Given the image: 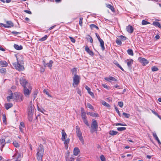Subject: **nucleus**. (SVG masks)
Returning a JSON list of instances; mask_svg holds the SVG:
<instances>
[{
  "label": "nucleus",
  "instance_id": "f257e3e1",
  "mask_svg": "<svg viewBox=\"0 0 161 161\" xmlns=\"http://www.w3.org/2000/svg\"><path fill=\"white\" fill-rule=\"evenodd\" d=\"M34 106L32 104V101H30L29 103V105L27 109L28 119L30 122H31L32 120V117L34 111Z\"/></svg>",
  "mask_w": 161,
  "mask_h": 161
},
{
  "label": "nucleus",
  "instance_id": "f03ea898",
  "mask_svg": "<svg viewBox=\"0 0 161 161\" xmlns=\"http://www.w3.org/2000/svg\"><path fill=\"white\" fill-rule=\"evenodd\" d=\"M24 64L23 60H18V58L17 57V63H13V65L15 69L21 71L24 70L25 69L23 66Z\"/></svg>",
  "mask_w": 161,
  "mask_h": 161
},
{
  "label": "nucleus",
  "instance_id": "7ed1b4c3",
  "mask_svg": "<svg viewBox=\"0 0 161 161\" xmlns=\"http://www.w3.org/2000/svg\"><path fill=\"white\" fill-rule=\"evenodd\" d=\"M37 151V152L36 153L37 158L38 161H42L44 149L42 145L40 144L38 148Z\"/></svg>",
  "mask_w": 161,
  "mask_h": 161
},
{
  "label": "nucleus",
  "instance_id": "20e7f679",
  "mask_svg": "<svg viewBox=\"0 0 161 161\" xmlns=\"http://www.w3.org/2000/svg\"><path fill=\"white\" fill-rule=\"evenodd\" d=\"M91 127L90 132L92 133H93L95 131H97L98 125L96 120L93 119H92Z\"/></svg>",
  "mask_w": 161,
  "mask_h": 161
},
{
  "label": "nucleus",
  "instance_id": "39448f33",
  "mask_svg": "<svg viewBox=\"0 0 161 161\" xmlns=\"http://www.w3.org/2000/svg\"><path fill=\"white\" fill-rule=\"evenodd\" d=\"M31 87L30 84L27 85V86L24 87V93L25 96L27 97H29L31 93Z\"/></svg>",
  "mask_w": 161,
  "mask_h": 161
},
{
  "label": "nucleus",
  "instance_id": "423d86ee",
  "mask_svg": "<svg viewBox=\"0 0 161 161\" xmlns=\"http://www.w3.org/2000/svg\"><path fill=\"white\" fill-rule=\"evenodd\" d=\"M73 86L75 87L76 86H78L80 82V77L79 76L77 75H74L73 77Z\"/></svg>",
  "mask_w": 161,
  "mask_h": 161
},
{
  "label": "nucleus",
  "instance_id": "0eeeda50",
  "mask_svg": "<svg viewBox=\"0 0 161 161\" xmlns=\"http://www.w3.org/2000/svg\"><path fill=\"white\" fill-rule=\"evenodd\" d=\"M14 100L22 101L23 99V95L19 92H15L14 94Z\"/></svg>",
  "mask_w": 161,
  "mask_h": 161
},
{
  "label": "nucleus",
  "instance_id": "6e6552de",
  "mask_svg": "<svg viewBox=\"0 0 161 161\" xmlns=\"http://www.w3.org/2000/svg\"><path fill=\"white\" fill-rule=\"evenodd\" d=\"M95 35L100 43V46L101 47L102 50L103 51L104 50L105 48L104 46V42L103 41L102 39L100 38V37L98 34L96 33Z\"/></svg>",
  "mask_w": 161,
  "mask_h": 161
},
{
  "label": "nucleus",
  "instance_id": "1a4fd4ad",
  "mask_svg": "<svg viewBox=\"0 0 161 161\" xmlns=\"http://www.w3.org/2000/svg\"><path fill=\"white\" fill-rule=\"evenodd\" d=\"M42 63L44 67H48L50 69H52V64L53 63V61L52 60H50L49 63H46L45 60L44 59L43 60Z\"/></svg>",
  "mask_w": 161,
  "mask_h": 161
},
{
  "label": "nucleus",
  "instance_id": "9d476101",
  "mask_svg": "<svg viewBox=\"0 0 161 161\" xmlns=\"http://www.w3.org/2000/svg\"><path fill=\"white\" fill-rule=\"evenodd\" d=\"M19 82L21 85L24 87L27 86V85L30 84H28L26 80L23 77H21L19 80Z\"/></svg>",
  "mask_w": 161,
  "mask_h": 161
},
{
  "label": "nucleus",
  "instance_id": "9b49d317",
  "mask_svg": "<svg viewBox=\"0 0 161 161\" xmlns=\"http://www.w3.org/2000/svg\"><path fill=\"white\" fill-rule=\"evenodd\" d=\"M14 26L13 23L10 21H7L6 22V24L3 25V27L6 28H10Z\"/></svg>",
  "mask_w": 161,
  "mask_h": 161
},
{
  "label": "nucleus",
  "instance_id": "f8f14e48",
  "mask_svg": "<svg viewBox=\"0 0 161 161\" xmlns=\"http://www.w3.org/2000/svg\"><path fill=\"white\" fill-rule=\"evenodd\" d=\"M139 61L143 65H145L149 63L148 61L145 58L140 57L138 59Z\"/></svg>",
  "mask_w": 161,
  "mask_h": 161
},
{
  "label": "nucleus",
  "instance_id": "ddd939ff",
  "mask_svg": "<svg viewBox=\"0 0 161 161\" xmlns=\"http://www.w3.org/2000/svg\"><path fill=\"white\" fill-rule=\"evenodd\" d=\"M85 50L91 56H93L94 55V53L89 49L88 46H86Z\"/></svg>",
  "mask_w": 161,
  "mask_h": 161
},
{
  "label": "nucleus",
  "instance_id": "4468645a",
  "mask_svg": "<svg viewBox=\"0 0 161 161\" xmlns=\"http://www.w3.org/2000/svg\"><path fill=\"white\" fill-rule=\"evenodd\" d=\"M76 131L78 137L82 136V133L80 130V128L78 125L76 126Z\"/></svg>",
  "mask_w": 161,
  "mask_h": 161
},
{
  "label": "nucleus",
  "instance_id": "2eb2a0df",
  "mask_svg": "<svg viewBox=\"0 0 161 161\" xmlns=\"http://www.w3.org/2000/svg\"><path fill=\"white\" fill-rule=\"evenodd\" d=\"M62 138L61 140L62 141H64L66 139V138L67 137V135L64 131V130H62Z\"/></svg>",
  "mask_w": 161,
  "mask_h": 161
},
{
  "label": "nucleus",
  "instance_id": "dca6fc26",
  "mask_svg": "<svg viewBox=\"0 0 161 161\" xmlns=\"http://www.w3.org/2000/svg\"><path fill=\"white\" fill-rule=\"evenodd\" d=\"M126 31L129 33H132L133 32V28L132 26L129 25L126 27Z\"/></svg>",
  "mask_w": 161,
  "mask_h": 161
},
{
  "label": "nucleus",
  "instance_id": "f3484780",
  "mask_svg": "<svg viewBox=\"0 0 161 161\" xmlns=\"http://www.w3.org/2000/svg\"><path fill=\"white\" fill-rule=\"evenodd\" d=\"M104 79L105 80L110 81V80H112L114 81H116L117 80L114 77L112 76H110L109 77H106L104 78Z\"/></svg>",
  "mask_w": 161,
  "mask_h": 161
},
{
  "label": "nucleus",
  "instance_id": "a211bd4d",
  "mask_svg": "<svg viewBox=\"0 0 161 161\" xmlns=\"http://www.w3.org/2000/svg\"><path fill=\"white\" fill-rule=\"evenodd\" d=\"M8 63L5 61H0V65L3 67H7L8 66Z\"/></svg>",
  "mask_w": 161,
  "mask_h": 161
},
{
  "label": "nucleus",
  "instance_id": "6ab92c4d",
  "mask_svg": "<svg viewBox=\"0 0 161 161\" xmlns=\"http://www.w3.org/2000/svg\"><path fill=\"white\" fill-rule=\"evenodd\" d=\"M127 61V66L129 69H131V64L133 63V60L132 59H130V60H128Z\"/></svg>",
  "mask_w": 161,
  "mask_h": 161
},
{
  "label": "nucleus",
  "instance_id": "aec40b11",
  "mask_svg": "<svg viewBox=\"0 0 161 161\" xmlns=\"http://www.w3.org/2000/svg\"><path fill=\"white\" fill-rule=\"evenodd\" d=\"M80 152V150L78 147H75L74 148L73 153L74 154L75 156L77 155Z\"/></svg>",
  "mask_w": 161,
  "mask_h": 161
},
{
  "label": "nucleus",
  "instance_id": "412c9836",
  "mask_svg": "<svg viewBox=\"0 0 161 161\" xmlns=\"http://www.w3.org/2000/svg\"><path fill=\"white\" fill-rule=\"evenodd\" d=\"M13 106V104L12 103H6L5 104V108L8 110Z\"/></svg>",
  "mask_w": 161,
  "mask_h": 161
},
{
  "label": "nucleus",
  "instance_id": "4be33fe9",
  "mask_svg": "<svg viewBox=\"0 0 161 161\" xmlns=\"http://www.w3.org/2000/svg\"><path fill=\"white\" fill-rule=\"evenodd\" d=\"M14 48L16 50H20L23 48V47L22 46H19L17 44H14Z\"/></svg>",
  "mask_w": 161,
  "mask_h": 161
},
{
  "label": "nucleus",
  "instance_id": "5701e85b",
  "mask_svg": "<svg viewBox=\"0 0 161 161\" xmlns=\"http://www.w3.org/2000/svg\"><path fill=\"white\" fill-rule=\"evenodd\" d=\"M14 99V94H13V93H11L10 95L9 96H8L7 97V100L8 102H9L10 101V100L11 99Z\"/></svg>",
  "mask_w": 161,
  "mask_h": 161
},
{
  "label": "nucleus",
  "instance_id": "b1692460",
  "mask_svg": "<svg viewBox=\"0 0 161 161\" xmlns=\"http://www.w3.org/2000/svg\"><path fill=\"white\" fill-rule=\"evenodd\" d=\"M153 136L155 138L156 140L158 141V143L159 144H160L161 142H160V141H159V139L158 138L155 133H153Z\"/></svg>",
  "mask_w": 161,
  "mask_h": 161
},
{
  "label": "nucleus",
  "instance_id": "393cba45",
  "mask_svg": "<svg viewBox=\"0 0 161 161\" xmlns=\"http://www.w3.org/2000/svg\"><path fill=\"white\" fill-rule=\"evenodd\" d=\"M77 68H74L71 70V72L72 73L73 75H76L77 72Z\"/></svg>",
  "mask_w": 161,
  "mask_h": 161
},
{
  "label": "nucleus",
  "instance_id": "a878e982",
  "mask_svg": "<svg viewBox=\"0 0 161 161\" xmlns=\"http://www.w3.org/2000/svg\"><path fill=\"white\" fill-rule=\"evenodd\" d=\"M5 143H6L4 139H0V144L2 145V148H3L4 147Z\"/></svg>",
  "mask_w": 161,
  "mask_h": 161
},
{
  "label": "nucleus",
  "instance_id": "bb28decb",
  "mask_svg": "<svg viewBox=\"0 0 161 161\" xmlns=\"http://www.w3.org/2000/svg\"><path fill=\"white\" fill-rule=\"evenodd\" d=\"M153 25L155 26H158L159 28H161V25L159 23L157 22H153Z\"/></svg>",
  "mask_w": 161,
  "mask_h": 161
},
{
  "label": "nucleus",
  "instance_id": "cd10ccee",
  "mask_svg": "<svg viewBox=\"0 0 161 161\" xmlns=\"http://www.w3.org/2000/svg\"><path fill=\"white\" fill-rule=\"evenodd\" d=\"M107 7L110 9L113 12H114V9L113 6L109 4H106Z\"/></svg>",
  "mask_w": 161,
  "mask_h": 161
},
{
  "label": "nucleus",
  "instance_id": "c85d7f7f",
  "mask_svg": "<svg viewBox=\"0 0 161 161\" xmlns=\"http://www.w3.org/2000/svg\"><path fill=\"white\" fill-rule=\"evenodd\" d=\"M70 139L69 138L67 139L66 140H65L64 141V144L65 145V147H67L66 149H67L68 147L67 145L68 144H69V142Z\"/></svg>",
  "mask_w": 161,
  "mask_h": 161
},
{
  "label": "nucleus",
  "instance_id": "c756f323",
  "mask_svg": "<svg viewBox=\"0 0 161 161\" xmlns=\"http://www.w3.org/2000/svg\"><path fill=\"white\" fill-rule=\"evenodd\" d=\"M118 133V132L114 130H110L109 131V134L111 136L115 135Z\"/></svg>",
  "mask_w": 161,
  "mask_h": 161
},
{
  "label": "nucleus",
  "instance_id": "7c9ffc66",
  "mask_svg": "<svg viewBox=\"0 0 161 161\" xmlns=\"http://www.w3.org/2000/svg\"><path fill=\"white\" fill-rule=\"evenodd\" d=\"M90 26L91 29H93L94 28H96L97 30L99 29L98 27L95 25L94 24H92L90 25Z\"/></svg>",
  "mask_w": 161,
  "mask_h": 161
},
{
  "label": "nucleus",
  "instance_id": "2f4dec72",
  "mask_svg": "<svg viewBox=\"0 0 161 161\" xmlns=\"http://www.w3.org/2000/svg\"><path fill=\"white\" fill-rule=\"evenodd\" d=\"M78 137L79 138V140L81 142L82 144L83 145H84L85 144V142L83 136H78Z\"/></svg>",
  "mask_w": 161,
  "mask_h": 161
},
{
  "label": "nucleus",
  "instance_id": "473e14b6",
  "mask_svg": "<svg viewBox=\"0 0 161 161\" xmlns=\"http://www.w3.org/2000/svg\"><path fill=\"white\" fill-rule=\"evenodd\" d=\"M81 117L82 119H87L86 114L85 112H81Z\"/></svg>",
  "mask_w": 161,
  "mask_h": 161
},
{
  "label": "nucleus",
  "instance_id": "72a5a7b5",
  "mask_svg": "<svg viewBox=\"0 0 161 161\" xmlns=\"http://www.w3.org/2000/svg\"><path fill=\"white\" fill-rule=\"evenodd\" d=\"M89 115H90L92 117H98L99 115L98 114L95 113H89Z\"/></svg>",
  "mask_w": 161,
  "mask_h": 161
},
{
  "label": "nucleus",
  "instance_id": "f704fd0d",
  "mask_svg": "<svg viewBox=\"0 0 161 161\" xmlns=\"http://www.w3.org/2000/svg\"><path fill=\"white\" fill-rule=\"evenodd\" d=\"M128 53L130 55L133 56V51L132 49H129L127 51Z\"/></svg>",
  "mask_w": 161,
  "mask_h": 161
},
{
  "label": "nucleus",
  "instance_id": "c9c22d12",
  "mask_svg": "<svg viewBox=\"0 0 161 161\" xmlns=\"http://www.w3.org/2000/svg\"><path fill=\"white\" fill-rule=\"evenodd\" d=\"M88 37L87 38V40L89 41L90 42L92 43L93 42V39L92 37L89 35H87Z\"/></svg>",
  "mask_w": 161,
  "mask_h": 161
},
{
  "label": "nucleus",
  "instance_id": "e433bc0d",
  "mask_svg": "<svg viewBox=\"0 0 161 161\" xmlns=\"http://www.w3.org/2000/svg\"><path fill=\"white\" fill-rule=\"evenodd\" d=\"M102 104L103 105L107 107V108H109L110 106V105L108 103H107L105 101H103L102 103Z\"/></svg>",
  "mask_w": 161,
  "mask_h": 161
},
{
  "label": "nucleus",
  "instance_id": "4c0bfd02",
  "mask_svg": "<svg viewBox=\"0 0 161 161\" xmlns=\"http://www.w3.org/2000/svg\"><path fill=\"white\" fill-rule=\"evenodd\" d=\"M13 144L14 146L16 147H19V144L16 141H14Z\"/></svg>",
  "mask_w": 161,
  "mask_h": 161
},
{
  "label": "nucleus",
  "instance_id": "58836bf2",
  "mask_svg": "<svg viewBox=\"0 0 161 161\" xmlns=\"http://www.w3.org/2000/svg\"><path fill=\"white\" fill-rule=\"evenodd\" d=\"M126 129V128L125 127H118L117 130L119 131H122Z\"/></svg>",
  "mask_w": 161,
  "mask_h": 161
},
{
  "label": "nucleus",
  "instance_id": "ea45409f",
  "mask_svg": "<svg viewBox=\"0 0 161 161\" xmlns=\"http://www.w3.org/2000/svg\"><path fill=\"white\" fill-rule=\"evenodd\" d=\"M14 156L16 157V158L18 159L21 157V155L19 153H16L14 154Z\"/></svg>",
  "mask_w": 161,
  "mask_h": 161
},
{
  "label": "nucleus",
  "instance_id": "a19ab883",
  "mask_svg": "<svg viewBox=\"0 0 161 161\" xmlns=\"http://www.w3.org/2000/svg\"><path fill=\"white\" fill-rule=\"evenodd\" d=\"M119 37L122 41H125L127 39V38L125 36L122 35L120 36Z\"/></svg>",
  "mask_w": 161,
  "mask_h": 161
},
{
  "label": "nucleus",
  "instance_id": "79ce46f5",
  "mask_svg": "<svg viewBox=\"0 0 161 161\" xmlns=\"http://www.w3.org/2000/svg\"><path fill=\"white\" fill-rule=\"evenodd\" d=\"M0 72L1 73H5L6 72V69L5 68L0 69Z\"/></svg>",
  "mask_w": 161,
  "mask_h": 161
},
{
  "label": "nucleus",
  "instance_id": "37998d69",
  "mask_svg": "<svg viewBox=\"0 0 161 161\" xmlns=\"http://www.w3.org/2000/svg\"><path fill=\"white\" fill-rule=\"evenodd\" d=\"M3 120L4 123H5L6 124V115L5 114H3Z\"/></svg>",
  "mask_w": 161,
  "mask_h": 161
},
{
  "label": "nucleus",
  "instance_id": "c03bdc74",
  "mask_svg": "<svg viewBox=\"0 0 161 161\" xmlns=\"http://www.w3.org/2000/svg\"><path fill=\"white\" fill-rule=\"evenodd\" d=\"M150 23L145 20H143L142 21V24L143 25H146L148 24H149Z\"/></svg>",
  "mask_w": 161,
  "mask_h": 161
},
{
  "label": "nucleus",
  "instance_id": "a18cd8bd",
  "mask_svg": "<svg viewBox=\"0 0 161 161\" xmlns=\"http://www.w3.org/2000/svg\"><path fill=\"white\" fill-rule=\"evenodd\" d=\"M84 123L88 126H89V124L87 119H82Z\"/></svg>",
  "mask_w": 161,
  "mask_h": 161
},
{
  "label": "nucleus",
  "instance_id": "49530a36",
  "mask_svg": "<svg viewBox=\"0 0 161 161\" xmlns=\"http://www.w3.org/2000/svg\"><path fill=\"white\" fill-rule=\"evenodd\" d=\"M87 107L89 108L92 109H94V108L93 106L90 103H88L87 104Z\"/></svg>",
  "mask_w": 161,
  "mask_h": 161
},
{
  "label": "nucleus",
  "instance_id": "de8ad7c7",
  "mask_svg": "<svg viewBox=\"0 0 161 161\" xmlns=\"http://www.w3.org/2000/svg\"><path fill=\"white\" fill-rule=\"evenodd\" d=\"M43 92L44 93H45L48 96V97H52V96L50 95L49 93L47 92L46 90L45 89L44 90H43Z\"/></svg>",
  "mask_w": 161,
  "mask_h": 161
},
{
  "label": "nucleus",
  "instance_id": "09e8293b",
  "mask_svg": "<svg viewBox=\"0 0 161 161\" xmlns=\"http://www.w3.org/2000/svg\"><path fill=\"white\" fill-rule=\"evenodd\" d=\"M48 36L47 35H45L43 37L40 39V40L41 41H44L46 40Z\"/></svg>",
  "mask_w": 161,
  "mask_h": 161
},
{
  "label": "nucleus",
  "instance_id": "8fccbe9b",
  "mask_svg": "<svg viewBox=\"0 0 161 161\" xmlns=\"http://www.w3.org/2000/svg\"><path fill=\"white\" fill-rule=\"evenodd\" d=\"M158 68L156 66H153L152 68V70L153 71H158Z\"/></svg>",
  "mask_w": 161,
  "mask_h": 161
},
{
  "label": "nucleus",
  "instance_id": "3c124183",
  "mask_svg": "<svg viewBox=\"0 0 161 161\" xmlns=\"http://www.w3.org/2000/svg\"><path fill=\"white\" fill-rule=\"evenodd\" d=\"M123 115L125 116V117L126 118H129L130 116V114H127L125 112H123Z\"/></svg>",
  "mask_w": 161,
  "mask_h": 161
},
{
  "label": "nucleus",
  "instance_id": "603ef678",
  "mask_svg": "<svg viewBox=\"0 0 161 161\" xmlns=\"http://www.w3.org/2000/svg\"><path fill=\"white\" fill-rule=\"evenodd\" d=\"M116 42L119 45H121L122 44L121 41L118 39L116 40Z\"/></svg>",
  "mask_w": 161,
  "mask_h": 161
},
{
  "label": "nucleus",
  "instance_id": "864d4df0",
  "mask_svg": "<svg viewBox=\"0 0 161 161\" xmlns=\"http://www.w3.org/2000/svg\"><path fill=\"white\" fill-rule=\"evenodd\" d=\"M101 160L102 161H105V158L103 155H101L100 157Z\"/></svg>",
  "mask_w": 161,
  "mask_h": 161
},
{
  "label": "nucleus",
  "instance_id": "5fc2aeb1",
  "mask_svg": "<svg viewBox=\"0 0 161 161\" xmlns=\"http://www.w3.org/2000/svg\"><path fill=\"white\" fill-rule=\"evenodd\" d=\"M83 18L82 17H81V18H80V20H79V25L81 26H82V20H83Z\"/></svg>",
  "mask_w": 161,
  "mask_h": 161
},
{
  "label": "nucleus",
  "instance_id": "6e6d98bb",
  "mask_svg": "<svg viewBox=\"0 0 161 161\" xmlns=\"http://www.w3.org/2000/svg\"><path fill=\"white\" fill-rule=\"evenodd\" d=\"M114 108H115V111L118 113V115L120 116V112H119V110H118L117 107L116 106H115Z\"/></svg>",
  "mask_w": 161,
  "mask_h": 161
},
{
  "label": "nucleus",
  "instance_id": "4d7b16f0",
  "mask_svg": "<svg viewBox=\"0 0 161 161\" xmlns=\"http://www.w3.org/2000/svg\"><path fill=\"white\" fill-rule=\"evenodd\" d=\"M118 105L120 107L122 108L123 107V102H118Z\"/></svg>",
  "mask_w": 161,
  "mask_h": 161
},
{
  "label": "nucleus",
  "instance_id": "13d9d810",
  "mask_svg": "<svg viewBox=\"0 0 161 161\" xmlns=\"http://www.w3.org/2000/svg\"><path fill=\"white\" fill-rule=\"evenodd\" d=\"M69 37L70 38L71 42H72L73 43H75V41L73 38L71 36H69Z\"/></svg>",
  "mask_w": 161,
  "mask_h": 161
},
{
  "label": "nucleus",
  "instance_id": "bf43d9fd",
  "mask_svg": "<svg viewBox=\"0 0 161 161\" xmlns=\"http://www.w3.org/2000/svg\"><path fill=\"white\" fill-rule=\"evenodd\" d=\"M11 33L14 35H18V34H19L20 33L19 32H16L15 31H13L11 32Z\"/></svg>",
  "mask_w": 161,
  "mask_h": 161
},
{
  "label": "nucleus",
  "instance_id": "052dcab7",
  "mask_svg": "<svg viewBox=\"0 0 161 161\" xmlns=\"http://www.w3.org/2000/svg\"><path fill=\"white\" fill-rule=\"evenodd\" d=\"M115 125H116V126H117V125H122V126H126V124H122L119 123H116L115 124Z\"/></svg>",
  "mask_w": 161,
  "mask_h": 161
},
{
  "label": "nucleus",
  "instance_id": "680f3d73",
  "mask_svg": "<svg viewBox=\"0 0 161 161\" xmlns=\"http://www.w3.org/2000/svg\"><path fill=\"white\" fill-rule=\"evenodd\" d=\"M74 158L72 157H71L70 160L69 161V159L68 158H66V161H74Z\"/></svg>",
  "mask_w": 161,
  "mask_h": 161
},
{
  "label": "nucleus",
  "instance_id": "e2e57ef3",
  "mask_svg": "<svg viewBox=\"0 0 161 161\" xmlns=\"http://www.w3.org/2000/svg\"><path fill=\"white\" fill-rule=\"evenodd\" d=\"M85 88L86 90H87L88 92L89 91H90L91 89L89 87L87 86H86Z\"/></svg>",
  "mask_w": 161,
  "mask_h": 161
},
{
  "label": "nucleus",
  "instance_id": "0e129e2a",
  "mask_svg": "<svg viewBox=\"0 0 161 161\" xmlns=\"http://www.w3.org/2000/svg\"><path fill=\"white\" fill-rule=\"evenodd\" d=\"M24 12H26L27 13H28V14H32V13L31 11H29L28 10H25L24 11Z\"/></svg>",
  "mask_w": 161,
  "mask_h": 161
},
{
  "label": "nucleus",
  "instance_id": "69168bd1",
  "mask_svg": "<svg viewBox=\"0 0 161 161\" xmlns=\"http://www.w3.org/2000/svg\"><path fill=\"white\" fill-rule=\"evenodd\" d=\"M102 86L104 88L108 89V87L106 84H103Z\"/></svg>",
  "mask_w": 161,
  "mask_h": 161
},
{
  "label": "nucleus",
  "instance_id": "338daca9",
  "mask_svg": "<svg viewBox=\"0 0 161 161\" xmlns=\"http://www.w3.org/2000/svg\"><path fill=\"white\" fill-rule=\"evenodd\" d=\"M88 93L92 96H94V94L93 92H91L90 91H89Z\"/></svg>",
  "mask_w": 161,
  "mask_h": 161
},
{
  "label": "nucleus",
  "instance_id": "774afa93",
  "mask_svg": "<svg viewBox=\"0 0 161 161\" xmlns=\"http://www.w3.org/2000/svg\"><path fill=\"white\" fill-rule=\"evenodd\" d=\"M114 64H115L118 67L120 65H119V63L117 62H115V61H114Z\"/></svg>",
  "mask_w": 161,
  "mask_h": 161
}]
</instances>
